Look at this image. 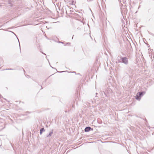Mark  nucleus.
I'll use <instances>...</instances> for the list:
<instances>
[{"mask_svg": "<svg viewBox=\"0 0 154 154\" xmlns=\"http://www.w3.org/2000/svg\"><path fill=\"white\" fill-rule=\"evenodd\" d=\"M44 130V129L43 128H42V129H41L40 130V134H42V132Z\"/></svg>", "mask_w": 154, "mask_h": 154, "instance_id": "20e7f679", "label": "nucleus"}, {"mask_svg": "<svg viewBox=\"0 0 154 154\" xmlns=\"http://www.w3.org/2000/svg\"><path fill=\"white\" fill-rule=\"evenodd\" d=\"M91 128L90 127H87L85 128V131L87 132L88 131H90L91 129Z\"/></svg>", "mask_w": 154, "mask_h": 154, "instance_id": "7ed1b4c3", "label": "nucleus"}, {"mask_svg": "<svg viewBox=\"0 0 154 154\" xmlns=\"http://www.w3.org/2000/svg\"><path fill=\"white\" fill-rule=\"evenodd\" d=\"M143 92H140L137 93L136 96V98L137 100H139L140 99L141 96Z\"/></svg>", "mask_w": 154, "mask_h": 154, "instance_id": "f257e3e1", "label": "nucleus"}, {"mask_svg": "<svg viewBox=\"0 0 154 154\" xmlns=\"http://www.w3.org/2000/svg\"><path fill=\"white\" fill-rule=\"evenodd\" d=\"M122 62L125 64H127L128 62V60L126 58L124 57L122 59Z\"/></svg>", "mask_w": 154, "mask_h": 154, "instance_id": "f03ea898", "label": "nucleus"}]
</instances>
